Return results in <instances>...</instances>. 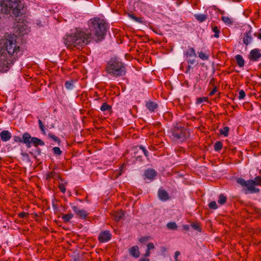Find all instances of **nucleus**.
Masks as SVG:
<instances>
[{
	"mask_svg": "<svg viewBox=\"0 0 261 261\" xmlns=\"http://www.w3.org/2000/svg\"><path fill=\"white\" fill-rule=\"evenodd\" d=\"M150 250H146V252H145V257H148V256H150Z\"/></svg>",
	"mask_w": 261,
	"mask_h": 261,
	"instance_id": "864d4df0",
	"label": "nucleus"
},
{
	"mask_svg": "<svg viewBox=\"0 0 261 261\" xmlns=\"http://www.w3.org/2000/svg\"><path fill=\"white\" fill-rule=\"evenodd\" d=\"M13 140L15 142H21L25 144L28 148H30L32 145L37 148L39 146H44L45 144L44 141L41 139L32 137L28 133H23L22 137L17 136H13Z\"/></svg>",
	"mask_w": 261,
	"mask_h": 261,
	"instance_id": "423d86ee",
	"label": "nucleus"
},
{
	"mask_svg": "<svg viewBox=\"0 0 261 261\" xmlns=\"http://www.w3.org/2000/svg\"><path fill=\"white\" fill-rule=\"evenodd\" d=\"M208 207L210 209L216 210L218 208L217 204L215 201H212L208 204Z\"/></svg>",
	"mask_w": 261,
	"mask_h": 261,
	"instance_id": "4c0bfd02",
	"label": "nucleus"
},
{
	"mask_svg": "<svg viewBox=\"0 0 261 261\" xmlns=\"http://www.w3.org/2000/svg\"><path fill=\"white\" fill-rule=\"evenodd\" d=\"M194 17L196 18V19L199 22H202L205 21L207 19L208 16L206 14H195Z\"/></svg>",
	"mask_w": 261,
	"mask_h": 261,
	"instance_id": "412c9836",
	"label": "nucleus"
},
{
	"mask_svg": "<svg viewBox=\"0 0 261 261\" xmlns=\"http://www.w3.org/2000/svg\"><path fill=\"white\" fill-rule=\"evenodd\" d=\"M254 36L256 37L258 39L261 40V28L258 30L257 32L253 34Z\"/></svg>",
	"mask_w": 261,
	"mask_h": 261,
	"instance_id": "c03bdc74",
	"label": "nucleus"
},
{
	"mask_svg": "<svg viewBox=\"0 0 261 261\" xmlns=\"http://www.w3.org/2000/svg\"><path fill=\"white\" fill-rule=\"evenodd\" d=\"M223 144L220 141H217L214 146V148L215 151H219L222 148Z\"/></svg>",
	"mask_w": 261,
	"mask_h": 261,
	"instance_id": "cd10ccee",
	"label": "nucleus"
},
{
	"mask_svg": "<svg viewBox=\"0 0 261 261\" xmlns=\"http://www.w3.org/2000/svg\"><path fill=\"white\" fill-rule=\"evenodd\" d=\"M182 227H183V229H184L186 231H188L190 229V226L188 225H184Z\"/></svg>",
	"mask_w": 261,
	"mask_h": 261,
	"instance_id": "3c124183",
	"label": "nucleus"
},
{
	"mask_svg": "<svg viewBox=\"0 0 261 261\" xmlns=\"http://www.w3.org/2000/svg\"><path fill=\"white\" fill-rule=\"evenodd\" d=\"M56 172L55 171L48 172L46 174V179L49 180L51 179H54L55 177Z\"/></svg>",
	"mask_w": 261,
	"mask_h": 261,
	"instance_id": "f704fd0d",
	"label": "nucleus"
},
{
	"mask_svg": "<svg viewBox=\"0 0 261 261\" xmlns=\"http://www.w3.org/2000/svg\"><path fill=\"white\" fill-rule=\"evenodd\" d=\"M112 234L109 230H105L101 231L98 238V240L100 243H105L111 240Z\"/></svg>",
	"mask_w": 261,
	"mask_h": 261,
	"instance_id": "9d476101",
	"label": "nucleus"
},
{
	"mask_svg": "<svg viewBox=\"0 0 261 261\" xmlns=\"http://www.w3.org/2000/svg\"><path fill=\"white\" fill-rule=\"evenodd\" d=\"M89 32L79 31L74 34L66 36V45L69 48L83 46L92 41L98 42L104 39L109 25L104 19L98 17L91 18L88 22Z\"/></svg>",
	"mask_w": 261,
	"mask_h": 261,
	"instance_id": "f257e3e1",
	"label": "nucleus"
},
{
	"mask_svg": "<svg viewBox=\"0 0 261 261\" xmlns=\"http://www.w3.org/2000/svg\"><path fill=\"white\" fill-rule=\"evenodd\" d=\"M261 57V53L258 48L252 49L249 55V59L251 61H256Z\"/></svg>",
	"mask_w": 261,
	"mask_h": 261,
	"instance_id": "9b49d317",
	"label": "nucleus"
},
{
	"mask_svg": "<svg viewBox=\"0 0 261 261\" xmlns=\"http://www.w3.org/2000/svg\"><path fill=\"white\" fill-rule=\"evenodd\" d=\"M147 249L148 250H150L154 248V244L152 243H149L147 246Z\"/></svg>",
	"mask_w": 261,
	"mask_h": 261,
	"instance_id": "de8ad7c7",
	"label": "nucleus"
},
{
	"mask_svg": "<svg viewBox=\"0 0 261 261\" xmlns=\"http://www.w3.org/2000/svg\"><path fill=\"white\" fill-rule=\"evenodd\" d=\"M184 57L187 63L192 64L196 60L197 55L193 47L188 46V49L184 51Z\"/></svg>",
	"mask_w": 261,
	"mask_h": 261,
	"instance_id": "6e6552de",
	"label": "nucleus"
},
{
	"mask_svg": "<svg viewBox=\"0 0 261 261\" xmlns=\"http://www.w3.org/2000/svg\"><path fill=\"white\" fill-rule=\"evenodd\" d=\"M198 57L202 60H207L208 59L209 56L203 51H200L198 53Z\"/></svg>",
	"mask_w": 261,
	"mask_h": 261,
	"instance_id": "473e14b6",
	"label": "nucleus"
},
{
	"mask_svg": "<svg viewBox=\"0 0 261 261\" xmlns=\"http://www.w3.org/2000/svg\"><path fill=\"white\" fill-rule=\"evenodd\" d=\"M26 10L20 0H0V13L11 14L15 17L22 15Z\"/></svg>",
	"mask_w": 261,
	"mask_h": 261,
	"instance_id": "7ed1b4c3",
	"label": "nucleus"
},
{
	"mask_svg": "<svg viewBox=\"0 0 261 261\" xmlns=\"http://www.w3.org/2000/svg\"><path fill=\"white\" fill-rule=\"evenodd\" d=\"M208 101V98L207 97H198L196 99V104L200 105L203 102Z\"/></svg>",
	"mask_w": 261,
	"mask_h": 261,
	"instance_id": "72a5a7b5",
	"label": "nucleus"
},
{
	"mask_svg": "<svg viewBox=\"0 0 261 261\" xmlns=\"http://www.w3.org/2000/svg\"><path fill=\"white\" fill-rule=\"evenodd\" d=\"M18 217L20 218H23L28 217L29 216V214L24 212H21L18 214Z\"/></svg>",
	"mask_w": 261,
	"mask_h": 261,
	"instance_id": "37998d69",
	"label": "nucleus"
},
{
	"mask_svg": "<svg viewBox=\"0 0 261 261\" xmlns=\"http://www.w3.org/2000/svg\"><path fill=\"white\" fill-rule=\"evenodd\" d=\"M191 227L195 230H197L199 232L201 231V228L200 224L198 223H193L191 224Z\"/></svg>",
	"mask_w": 261,
	"mask_h": 261,
	"instance_id": "e433bc0d",
	"label": "nucleus"
},
{
	"mask_svg": "<svg viewBox=\"0 0 261 261\" xmlns=\"http://www.w3.org/2000/svg\"><path fill=\"white\" fill-rule=\"evenodd\" d=\"M235 58L237 61V64L239 67H242L244 66V60L241 55H237L236 56Z\"/></svg>",
	"mask_w": 261,
	"mask_h": 261,
	"instance_id": "4be33fe9",
	"label": "nucleus"
},
{
	"mask_svg": "<svg viewBox=\"0 0 261 261\" xmlns=\"http://www.w3.org/2000/svg\"><path fill=\"white\" fill-rule=\"evenodd\" d=\"M22 155L24 156H28V154L27 153H22Z\"/></svg>",
	"mask_w": 261,
	"mask_h": 261,
	"instance_id": "bf43d9fd",
	"label": "nucleus"
},
{
	"mask_svg": "<svg viewBox=\"0 0 261 261\" xmlns=\"http://www.w3.org/2000/svg\"><path fill=\"white\" fill-rule=\"evenodd\" d=\"M167 227L170 229L175 230L177 228V225L174 222H170L168 223Z\"/></svg>",
	"mask_w": 261,
	"mask_h": 261,
	"instance_id": "7c9ffc66",
	"label": "nucleus"
},
{
	"mask_svg": "<svg viewBox=\"0 0 261 261\" xmlns=\"http://www.w3.org/2000/svg\"><path fill=\"white\" fill-rule=\"evenodd\" d=\"M227 197L223 194H220L219 196L218 203L223 205L226 202Z\"/></svg>",
	"mask_w": 261,
	"mask_h": 261,
	"instance_id": "393cba45",
	"label": "nucleus"
},
{
	"mask_svg": "<svg viewBox=\"0 0 261 261\" xmlns=\"http://www.w3.org/2000/svg\"><path fill=\"white\" fill-rule=\"evenodd\" d=\"M72 208L75 214L80 218L85 219L88 216V214L84 210H79L77 206L73 205Z\"/></svg>",
	"mask_w": 261,
	"mask_h": 261,
	"instance_id": "ddd939ff",
	"label": "nucleus"
},
{
	"mask_svg": "<svg viewBox=\"0 0 261 261\" xmlns=\"http://www.w3.org/2000/svg\"><path fill=\"white\" fill-rule=\"evenodd\" d=\"M36 152L37 153V154L40 155L41 154V149L40 148H37L36 149Z\"/></svg>",
	"mask_w": 261,
	"mask_h": 261,
	"instance_id": "6e6d98bb",
	"label": "nucleus"
},
{
	"mask_svg": "<svg viewBox=\"0 0 261 261\" xmlns=\"http://www.w3.org/2000/svg\"><path fill=\"white\" fill-rule=\"evenodd\" d=\"M139 261H149V259L147 258H141Z\"/></svg>",
	"mask_w": 261,
	"mask_h": 261,
	"instance_id": "5fc2aeb1",
	"label": "nucleus"
},
{
	"mask_svg": "<svg viewBox=\"0 0 261 261\" xmlns=\"http://www.w3.org/2000/svg\"><path fill=\"white\" fill-rule=\"evenodd\" d=\"M123 215L124 214L123 211L122 210H119L113 213L112 216L115 221H119L122 218Z\"/></svg>",
	"mask_w": 261,
	"mask_h": 261,
	"instance_id": "6ab92c4d",
	"label": "nucleus"
},
{
	"mask_svg": "<svg viewBox=\"0 0 261 261\" xmlns=\"http://www.w3.org/2000/svg\"><path fill=\"white\" fill-rule=\"evenodd\" d=\"M212 30L215 33L214 37L215 38H219L220 37V30L217 26H213L211 25Z\"/></svg>",
	"mask_w": 261,
	"mask_h": 261,
	"instance_id": "5701e85b",
	"label": "nucleus"
},
{
	"mask_svg": "<svg viewBox=\"0 0 261 261\" xmlns=\"http://www.w3.org/2000/svg\"><path fill=\"white\" fill-rule=\"evenodd\" d=\"M239 99H243L245 97L246 94L245 91L243 90H241L239 91Z\"/></svg>",
	"mask_w": 261,
	"mask_h": 261,
	"instance_id": "79ce46f5",
	"label": "nucleus"
},
{
	"mask_svg": "<svg viewBox=\"0 0 261 261\" xmlns=\"http://www.w3.org/2000/svg\"><path fill=\"white\" fill-rule=\"evenodd\" d=\"M135 21H136V22H142L141 18L140 17H136V16L135 17Z\"/></svg>",
	"mask_w": 261,
	"mask_h": 261,
	"instance_id": "603ef678",
	"label": "nucleus"
},
{
	"mask_svg": "<svg viewBox=\"0 0 261 261\" xmlns=\"http://www.w3.org/2000/svg\"><path fill=\"white\" fill-rule=\"evenodd\" d=\"M54 153L56 155H60L62 154V151L60 148L58 147H54L53 149Z\"/></svg>",
	"mask_w": 261,
	"mask_h": 261,
	"instance_id": "ea45409f",
	"label": "nucleus"
},
{
	"mask_svg": "<svg viewBox=\"0 0 261 261\" xmlns=\"http://www.w3.org/2000/svg\"><path fill=\"white\" fill-rule=\"evenodd\" d=\"M221 20L225 23L226 25H232L233 24V22L230 18L227 16H222Z\"/></svg>",
	"mask_w": 261,
	"mask_h": 261,
	"instance_id": "a878e982",
	"label": "nucleus"
},
{
	"mask_svg": "<svg viewBox=\"0 0 261 261\" xmlns=\"http://www.w3.org/2000/svg\"><path fill=\"white\" fill-rule=\"evenodd\" d=\"M73 217V215L71 213L63 215L62 216V219L63 220L64 222L67 223L69 222Z\"/></svg>",
	"mask_w": 261,
	"mask_h": 261,
	"instance_id": "b1692460",
	"label": "nucleus"
},
{
	"mask_svg": "<svg viewBox=\"0 0 261 261\" xmlns=\"http://www.w3.org/2000/svg\"><path fill=\"white\" fill-rule=\"evenodd\" d=\"M0 137L3 142H6L11 138V134L8 130H3L0 133Z\"/></svg>",
	"mask_w": 261,
	"mask_h": 261,
	"instance_id": "a211bd4d",
	"label": "nucleus"
},
{
	"mask_svg": "<svg viewBox=\"0 0 261 261\" xmlns=\"http://www.w3.org/2000/svg\"><path fill=\"white\" fill-rule=\"evenodd\" d=\"M190 136V133L189 130L182 126H174L172 129L170 135L172 141L176 143L186 141Z\"/></svg>",
	"mask_w": 261,
	"mask_h": 261,
	"instance_id": "0eeeda50",
	"label": "nucleus"
},
{
	"mask_svg": "<svg viewBox=\"0 0 261 261\" xmlns=\"http://www.w3.org/2000/svg\"><path fill=\"white\" fill-rule=\"evenodd\" d=\"M48 137L51 138L54 141L58 142L59 144L60 143L61 141L60 139L52 133H49L48 134Z\"/></svg>",
	"mask_w": 261,
	"mask_h": 261,
	"instance_id": "c9c22d12",
	"label": "nucleus"
},
{
	"mask_svg": "<svg viewBox=\"0 0 261 261\" xmlns=\"http://www.w3.org/2000/svg\"><path fill=\"white\" fill-rule=\"evenodd\" d=\"M197 61H195L194 63L190 64V63H187V66L186 67V69L184 71V72L186 74H190L193 70L194 66L197 64Z\"/></svg>",
	"mask_w": 261,
	"mask_h": 261,
	"instance_id": "aec40b11",
	"label": "nucleus"
},
{
	"mask_svg": "<svg viewBox=\"0 0 261 261\" xmlns=\"http://www.w3.org/2000/svg\"><path fill=\"white\" fill-rule=\"evenodd\" d=\"M180 254V253L179 251H176L174 253V259L175 261H179L178 259V256Z\"/></svg>",
	"mask_w": 261,
	"mask_h": 261,
	"instance_id": "8fccbe9b",
	"label": "nucleus"
},
{
	"mask_svg": "<svg viewBox=\"0 0 261 261\" xmlns=\"http://www.w3.org/2000/svg\"><path fill=\"white\" fill-rule=\"evenodd\" d=\"M67 185V182H65L64 183L60 182L58 185V188L60 189V191L63 193H65L66 192V185Z\"/></svg>",
	"mask_w": 261,
	"mask_h": 261,
	"instance_id": "c756f323",
	"label": "nucleus"
},
{
	"mask_svg": "<svg viewBox=\"0 0 261 261\" xmlns=\"http://www.w3.org/2000/svg\"><path fill=\"white\" fill-rule=\"evenodd\" d=\"M128 252L131 256L135 258H138L140 256V253L139 251V247L137 245L134 246L130 248L128 250Z\"/></svg>",
	"mask_w": 261,
	"mask_h": 261,
	"instance_id": "dca6fc26",
	"label": "nucleus"
},
{
	"mask_svg": "<svg viewBox=\"0 0 261 261\" xmlns=\"http://www.w3.org/2000/svg\"><path fill=\"white\" fill-rule=\"evenodd\" d=\"M129 16L130 18L135 20L136 16L134 15L129 14Z\"/></svg>",
	"mask_w": 261,
	"mask_h": 261,
	"instance_id": "13d9d810",
	"label": "nucleus"
},
{
	"mask_svg": "<svg viewBox=\"0 0 261 261\" xmlns=\"http://www.w3.org/2000/svg\"><path fill=\"white\" fill-rule=\"evenodd\" d=\"M248 29V30L244 34V37L243 39V42L246 46L250 44L253 41L252 28L250 26H249Z\"/></svg>",
	"mask_w": 261,
	"mask_h": 261,
	"instance_id": "1a4fd4ad",
	"label": "nucleus"
},
{
	"mask_svg": "<svg viewBox=\"0 0 261 261\" xmlns=\"http://www.w3.org/2000/svg\"><path fill=\"white\" fill-rule=\"evenodd\" d=\"M129 16L130 18L135 20L136 16L134 15L129 14Z\"/></svg>",
	"mask_w": 261,
	"mask_h": 261,
	"instance_id": "4d7b16f0",
	"label": "nucleus"
},
{
	"mask_svg": "<svg viewBox=\"0 0 261 261\" xmlns=\"http://www.w3.org/2000/svg\"><path fill=\"white\" fill-rule=\"evenodd\" d=\"M105 71L113 77L122 76L126 72V65L120 58L112 57L107 62Z\"/></svg>",
	"mask_w": 261,
	"mask_h": 261,
	"instance_id": "20e7f679",
	"label": "nucleus"
},
{
	"mask_svg": "<svg viewBox=\"0 0 261 261\" xmlns=\"http://www.w3.org/2000/svg\"><path fill=\"white\" fill-rule=\"evenodd\" d=\"M124 166H125V165H124V164H122V165L121 166V167H120V169H120V171H119V172H118V173H117V177H118V176H119L121 175V174H122V172H123V171H122V170H123V167H124Z\"/></svg>",
	"mask_w": 261,
	"mask_h": 261,
	"instance_id": "09e8293b",
	"label": "nucleus"
},
{
	"mask_svg": "<svg viewBox=\"0 0 261 261\" xmlns=\"http://www.w3.org/2000/svg\"><path fill=\"white\" fill-rule=\"evenodd\" d=\"M217 91V87L215 86L213 89V90L210 92V93L208 94L209 96H212L213 95H214L215 94V93H216Z\"/></svg>",
	"mask_w": 261,
	"mask_h": 261,
	"instance_id": "a18cd8bd",
	"label": "nucleus"
},
{
	"mask_svg": "<svg viewBox=\"0 0 261 261\" xmlns=\"http://www.w3.org/2000/svg\"><path fill=\"white\" fill-rule=\"evenodd\" d=\"M158 195L159 198L163 201H167L170 198L168 192L164 189H160Z\"/></svg>",
	"mask_w": 261,
	"mask_h": 261,
	"instance_id": "4468645a",
	"label": "nucleus"
},
{
	"mask_svg": "<svg viewBox=\"0 0 261 261\" xmlns=\"http://www.w3.org/2000/svg\"><path fill=\"white\" fill-rule=\"evenodd\" d=\"M38 123H39V128H40L41 131L42 132V133L43 134H45L44 125H43L42 121L40 119L38 120Z\"/></svg>",
	"mask_w": 261,
	"mask_h": 261,
	"instance_id": "58836bf2",
	"label": "nucleus"
},
{
	"mask_svg": "<svg viewBox=\"0 0 261 261\" xmlns=\"http://www.w3.org/2000/svg\"><path fill=\"white\" fill-rule=\"evenodd\" d=\"M54 179H59L60 180V181L62 182H63L64 181V179L60 177L59 173H56V172L55 177L54 178Z\"/></svg>",
	"mask_w": 261,
	"mask_h": 261,
	"instance_id": "49530a36",
	"label": "nucleus"
},
{
	"mask_svg": "<svg viewBox=\"0 0 261 261\" xmlns=\"http://www.w3.org/2000/svg\"><path fill=\"white\" fill-rule=\"evenodd\" d=\"M22 54L20 47L13 39L0 40V71H6Z\"/></svg>",
	"mask_w": 261,
	"mask_h": 261,
	"instance_id": "f03ea898",
	"label": "nucleus"
},
{
	"mask_svg": "<svg viewBox=\"0 0 261 261\" xmlns=\"http://www.w3.org/2000/svg\"><path fill=\"white\" fill-rule=\"evenodd\" d=\"M237 182L243 188L245 194L258 193L260 192V189L255 186H261V176L258 175L253 179L247 180L242 178H238Z\"/></svg>",
	"mask_w": 261,
	"mask_h": 261,
	"instance_id": "39448f33",
	"label": "nucleus"
},
{
	"mask_svg": "<svg viewBox=\"0 0 261 261\" xmlns=\"http://www.w3.org/2000/svg\"><path fill=\"white\" fill-rule=\"evenodd\" d=\"M229 128L228 126H225L222 129H220V134L221 135H223L225 137H227L228 135V132Z\"/></svg>",
	"mask_w": 261,
	"mask_h": 261,
	"instance_id": "bb28decb",
	"label": "nucleus"
},
{
	"mask_svg": "<svg viewBox=\"0 0 261 261\" xmlns=\"http://www.w3.org/2000/svg\"><path fill=\"white\" fill-rule=\"evenodd\" d=\"M149 238L148 236L142 237L139 239V241L141 243H145L148 242Z\"/></svg>",
	"mask_w": 261,
	"mask_h": 261,
	"instance_id": "a19ab883",
	"label": "nucleus"
},
{
	"mask_svg": "<svg viewBox=\"0 0 261 261\" xmlns=\"http://www.w3.org/2000/svg\"><path fill=\"white\" fill-rule=\"evenodd\" d=\"M138 149L142 150L143 154L146 157H148V152L144 147H143L142 146H136L133 148V150L134 151V156L136 158V160H139L140 161H141V156L137 154Z\"/></svg>",
	"mask_w": 261,
	"mask_h": 261,
	"instance_id": "f8f14e48",
	"label": "nucleus"
},
{
	"mask_svg": "<svg viewBox=\"0 0 261 261\" xmlns=\"http://www.w3.org/2000/svg\"><path fill=\"white\" fill-rule=\"evenodd\" d=\"M146 108L151 112H153L158 107V105L155 102L149 100L146 102Z\"/></svg>",
	"mask_w": 261,
	"mask_h": 261,
	"instance_id": "f3484780",
	"label": "nucleus"
},
{
	"mask_svg": "<svg viewBox=\"0 0 261 261\" xmlns=\"http://www.w3.org/2000/svg\"><path fill=\"white\" fill-rule=\"evenodd\" d=\"M111 108L110 105L107 104L106 102H104L100 107V110L101 111H109Z\"/></svg>",
	"mask_w": 261,
	"mask_h": 261,
	"instance_id": "2f4dec72",
	"label": "nucleus"
},
{
	"mask_svg": "<svg viewBox=\"0 0 261 261\" xmlns=\"http://www.w3.org/2000/svg\"><path fill=\"white\" fill-rule=\"evenodd\" d=\"M144 175L145 178L152 180L156 175L155 171L152 169H148L144 172Z\"/></svg>",
	"mask_w": 261,
	"mask_h": 261,
	"instance_id": "2eb2a0df",
	"label": "nucleus"
},
{
	"mask_svg": "<svg viewBox=\"0 0 261 261\" xmlns=\"http://www.w3.org/2000/svg\"><path fill=\"white\" fill-rule=\"evenodd\" d=\"M65 87L68 90H71L73 88V81H67L65 83Z\"/></svg>",
	"mask_w": 261,
	"mask_h": 261,
	"instance_id": "c85d7f7f",
	"label": "nucleus"
}]
</instances>
